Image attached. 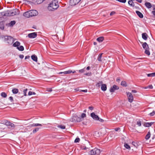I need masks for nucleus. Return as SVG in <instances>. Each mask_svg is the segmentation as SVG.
<instances>
[{
    "label": "nucleus",
    "instance_id": "nucleus-39",
    "mask_svg": "<svg viewBox=\"0 0 155 155\" xmlns=\"http://www.w3.org/2000/svg\"><path fill=\"white\" fill-rule=\"evenodd\" d=\"M58 128H60L61 129H64L65 128V126L64 125H58Z\"/></svg>",
    "mask_w": 155,
    "mask_h": 155
},
{
    "label": "nucleus",
    "instance_id": "nucleus-35",
    "mask_svg": "<svg viewBox=\"0 0 155 155\" xmlns=\"http://www.w3.org/2000/svg\"><path fill=\"white\" fill-rule=\"evenodd\" d=\"M124 147L127 149L130 150V146L127 143H125L124 144Z\"/></svg>",
    "mask_w": 155,
    "mask_h": 155
},
{
    "label": "nucleus",
    "instance_id": "nucleus-50",
    "mask_svg": "<svg viewBox=\"0 0 155 155\" xmlns=\"http://www.w3.org/2000/svg\"><path fill=\"white\" fill-rule=\"evenodd\" d=\"M154 112L153 111L152 112L150 113L149 114L151 116H153V115H155Z\"/></svg>",
    "mask_w": 155,
    "mask_h": 155
},
{
    "label": "nucleus",
    "instance_id": "nucleus-49",
    "mask_svg": "<svg viewBox=\"0 0 155 155\" xmlns=\"http://www.w3.org/2000/svg\"><path fill=\"white\" fill-rule=\"evenodd\" d=\"M81 148L82 150H86L87 148L85 146H81Z\"/></svg>",
    "mask_w": 155,
    "mask_h": 155
},
{
    "label": "nucleus",
    "instance_id": "nucleus-60",
    "mask_svg": "<svg viewBox=\"0 0 155 155\" xmlns=\"http://www.w3.org/2000/svg\"><path fill=\"white\" fill-rule=\"evenodd\" d=\"M132 92L134 93H136L137 92V91L136 90H132Z\"/></svg>",
    "mask_w": 155,
    "mask_h": 155
},
{
    "label": "nucleus",
    "instance_id": "nucleus-4",
    "mask_svg": "<svg viewBox=\"0 0 155 155\" xmlns=\"http://www.w3.org/2000/svg\"><path fill=\"white\" fill-rule=\"evenodd\" d=\"M101 153L100 149L95 148L90 151L91 155H99Z\"/></svg>",
    "mask_w": 155,
    "mask_h": 155
},
{
    "label": "nucleus",
    "instance_id": "nucleus-28",
    "mask_svg": "<svg viewBox=\"0 0 155 155\" xmlns=\"http://www.w3.org/2000/svg\"><path fill=\"white\" fill-rule=\"evenodd\" d=\"M103 84V82L102 81H99L98 82L97 84H96V86L99 88L102 85V84Z\"/></svg>",
    "mask_w": 155,
    "mask_h": 155
},
{
    "label": "nucleus",
    "instance_id": "nucleus-24",
    "mask_svg": "<svg viewBox=\"0 0 155 155\" xmlns=\"http://www.w3.org/2000/svg\"><path fill=\"white\" fill-rule=\"evenodd\" d=\"M31 58L34 61L36 62L37 61V57L34 54L31 56Z\"/></svg>",
    "mask_w": 155,
    "mask_h": 155
},
{
    "label": "nucleus",
    "instance_id": "nucleus-48",
    "mask_svg": "<svg viewBox=\"0 0 155 155\" xmlns=\"http://www.w3.org/2000/svg\"><path fill=\"white\" fill-rule=\"evenodd\" d=\"M117 1L122 3H125L126 2V0H117Z\"/></svg>",
    "mask_w": 155,
    "mask_h": 155
},
{
    "label": "nucleus",
    "instance_id": "nucleus-62",
    "mask_svg": "<svg viewBox=\"0 0 155 155\" xmlns=\"http://www.w3.org/2000/svg\"><path fill=\"white\" fill-rule=\"evenodd\" d=\"M100 121H101V122H102L104 121V120L101 119H100L99 118V119L98 120Z\"/></svg>",
    "mask_w": 155,
    "mask_h": 155
},
{
    "label": "nucleus",
    "instance_id": "nucleus-42",
    "mask_svg": "<svg viewBox=\"0 0 155 155\" xmlns=\"http://www.w3.org/2000/svg\"><path fill=\"white\" fill-rule=\"evenodd\" d=\"M36 93L35 92H31V91H29L28 93V95H31L32 94L35 95Z\"/></svg>",
    "mask_w": 155,
    "mask_h": 155
},
{
    "label": "nucleus",
    "instance_id": "nucleus-13",
    "mask_svg": "<svg viewBox=\"0 0 155 155\" xmlns=\"http://www.w3.org/2000/svg\"><path fill=\"white\" fill-rule=\"evenodd\" d=\"M153 123L154 122H153L145 123L143 124V125L145 127H150Z\"/></svg>",
    "mask_w": 155,
    "mask_h": 155
},
{
    "label": "nucleus",
    "instance_id": "nucleus-5",
    "mask_svg": "<svg viewBox=\"0 0 155 155\" xmlns=\"http://www.w3.org/2000/svg\"><path fill=\"white\" fill-rule=\"evenodd\" d=\"M127 94L128 101L130 103L132 102L134 100L133 97L131 93L129 92H127Z\"/></svg>",
    "mask_w": 155,
    "mask_h": 155
},
{
    "label": "nucleus",
    "instance_id": "nucleus-38",
    "mask_svg": "<svg viewBox=\"0 0 155 155\" xmlns=\"http://www.w3.org/2000/svg\"><path fill=\"white\" fill-rule=\"evenodd\" d=\"M121 84L122 86L124 87H126L127 84L126 82L125 81H122L121 82Z\"/></svg>",
    "mask_w": 155,
    "mask_h": 155
},
{
    "label": "nucleus",
    "instance_id": "nucleus-29",
    "mask_svg": "<svg viewBox=\"0 0 155 155\" xmlns=\"http://www.w3.org/2000/svg\"><path fill=\"white\" fill-rule=\"evenodd\" d=\"M12 93L14 94L17 93L18 92V90L17 88H13L12 90Z\"/></svg>",
    "mask_w": 155,
    "mask_h": 155
},
{
    "label": "nucleus",
    "instance_id": "nucleus-2",
    "mask_svg": "<svg viewBox=\"0 0 155 155\" xmlns=\"http://www.w3.org/2000/svg\"><path fill=\"white\" fill-rule=\"evenodd\" d=\"M59 6L58 2L55 0L53 1L51 3L49 4L48 8L49 11H54L57 9Z\"/></svg>",
    "mask_w": 155,
    "mask_h": 155
},
{
    "label": "nucleus",
    "instance_id": "nucleus-54",
    "mask_svg": "<svg viewBox=\"0 0 155 155\" xmlns=\"http://www.w3.org/2000/svg\"><path fill=\"white\" fill-rule=\"evenodd\" d=\"M47 91L49 92H51L52 91V90L51 88H47Z\"/></svg>",
    "mask_w": 155,
    "mask_h": 155
},
{
    "label": "nucleus",
    "instance_id": "nucleus-37",
    "mask_svg": "<svg viewBox=\"0 0 155 155\" xmlns=\"http://www.w3.org/2000/svg\"><path fill=\"white\" fill-rule=\"evenodd\" d=\"M4 123L6 125L9 126L11 122L9 121L5 120L4 121Z\"/></svg>",
    "mask_w": 155,
    "mask_h": 155
},
{
    "label": "nucleus",
    "instance_id": "nucleus-58",
    "mask_svg": "<svg viewBox=\"0 0 155 155\" xmlns=\"http://www.w3.org/2000/svg\"><path fill=\"white\" fill-rule=\"evenodd\" d=\"M29 58H30V56H28V55L27 56H25V59H29Z\"/></svg>",
    "mask_w": 155,
    "mask_h": 155
},
{
    "label": "nucleus",
    "instance_id": "nucleus-30",
    "mask_svg": "<svg viewBox=\"0 0 155 155\" xmlns=\"http://www.w3.org/2000/svg\"><path fill=\"white\" fill-rule=\"evenodd\" d=\"M150 131H149L145 137V139L147 140L149 139L150 138Z\"/></svg>",
    "mask_w": 155,
    "mask_h": 155
},
{
    "label": "nucleus",
    "instance_id": "nucleus-3",
    "mask_svg": "<svg viewBox=\"0 0 155 155\" xmlns=\"http://www.w3.org/2000/svg\"><path fill=\"white\" fill-rule=\"evenodd\" d=\"M143 48L145 50V53L148 55H149L150 54L149 51L150 48L146 42H144L142 45Z\"/></svg>",
    "mask_w": 155,
    "mask_h": 155
},
{
    "label": "nucleus",
    "instance_id": "nucleus-52",
    "mask_svg": "<svg viewBox=\"0 0 155 155\" xmlns=\"http://www.w3.org/2000/svg\"><path fill=\"white\" fill-rule=\"evenodd\" d=\"M115 12H112L110 13V15L112 16L114 14H115Z\"/></svg>",
    "mask_w": 155,
    "mask_h": 155
},
{
    "label": "nucleus",
    "instance_id": "nucleus-46",
    "mask_svg": "<svg viewBox=\"0 0 155 155\" xmlns=\"http://www.w3.org/2000/svg\"><path fill=\"white\" fill-rule=\"evenodd\" d=\"M85 71V68L79 70V72L80 73H83Z\"/></svg>",
    "mask_w": 155,
    "mask_h": 155
},
{
    "label": "nucleus",
    "instance_id": "nucleus-57",
    "mask_svg": "<svg viewBox=\"0 0 155 155\" xmlns=\"http://www.w3.org/2000/svg\"><path fill=\"white\" fill-rule=\"evenodd\" d=\"M24 57V56L23 54H21L19 55V57L21 59H22Z\"/></svg>",
    "mask_w": 155,
    "mask_h": 155
},
{
    "label": "nucleus",
    "instance_id": "nucleus-63",
    "mask_svg": "<svg viewBox=\"0 0 155 155\" xmlns=\"http://www.w3.org/2000/svg\"><path fill=\"white\" fill-rule=\"evenodd\" d=\"M136 0L139 3H141L142 2V0Z\"/></svg>",
    "mask_w": 155,
    "mask_h": 155
},
{
    "label": "nucleus",
    "instance_id": "nucleus-17",
    "mask_svg": "<svg viewBox=\"0 0 155 155\" xmlns=\"http://www.w3.org/2000/svg\"><path fill=\"white\" fill-rule=\"evenodd\" d=\"M148 36L146 33H144L142 34V38L144 40H147V39Z\"/></svg>",
    "mask_w": 155,
    "mask_h": 155
},
{
    "label": "nucleus",
    "instance_id": "nucleus-23",
    "mask_svg": "<svg viewBox=\"0 0 155 155\" xmlns=\"http://www.w3.org/2000/svg\"><path fill=\"white\" fill-rule=\"evenodd\" d=\"M15 127V126L13 123H11L8 126V128L11 129H14Z\"/></svg>",
    "mask_w": 155,
    "mask_h": 155
},
{
    "label": "nucleus",
    "instance_id": "nucleus-44",
    "mask_svg": "<svg viewBox=\"0 0 155 155\" xmlns=\"http://www.w3.org/2000/svg\"><path fill=\"white\" fill-rule=\"evenodd\" d=\"M27 91H28V89L27 88L24 90L23 92V93H24V96H26L27 95L26 93V92H27Z\"/></svg>",
    "mask_w": 155,
    "mask_h": 155
},
{
    "label": "nucleus",
    "instance_id": "nucleus-25",
    "mask_svg": "<svg viewBox=\"0 0 155 155\" xmlns=\"http://www.w3.org/2000/svg\"><path fill=\"white\" fill-rule=\"evenodd\" d=\"M20 43L18 41H16L15 43H14L13 45V46L14 47H18V46L20 45Z\"/></svg>",
    "mask_w": 155,
    "mask_h": 155
},
{
    "label": "nucleus",
    "instance_id": "nucleus-64",
    "mask_svg": "<svg viewBox=\"0 0 155 155\" xmlns=\"http://www.w3.org/2000/svg\"><path fill=\"white\" fill-rule=\"evenodd\" d=\"M120 79L119 78H117L116 79V81L117 82H119L120 81Z\"/></svg>",
    "mask_w": 155,
    "mask_h": 155
},
{
    "label": "nucleus",
    "instance_id": "nucleus-56",
    "mask_svg": "<svg viewBox=\"0 0 155 155\" xmlns=\"http://www.w3.org/2000/svg\"><path fill=\"white\" fill-rule=\"evenodd\" d=\"M84 75H87V76H90L91 75V73H85L84 74Z\"/></svg>",
    "mask_w": 155,
    "mask_h": 155
},
{
    "label": "nucleus",
    "instance_id": "nucleus-55",
    "mask_svg": "<svg viewBox=\"0 0 155 155\" xmlns=\"http://www.w3.org/2000/svg\"><path fill=\"white\" fill-rule=\"evenodd\" d=\"M88 108L90 110H92L94 109V107L92 106H91L89 107H88Z\"/></svg>",
    "mask_w": 155,
    "mask_h": 155
},
{
    "label": "nucleus",
    "instance_id": "nucleus-61",
    "mask_svg": "<svg viewBox=\"0 0 155 155\" xmlns=\"http://www.w3.org/2000/svg\"><path fill=\"white\" fill-rule=\"evenodd\" d=\"M120 128H115V130L116 131H117Z\"/></svg>",
    "mask_w": 155,
    "mask_h": 155
},
{
    "label": "nucleus",
    "instance_id": "nucleus-9",
    "mask_svg": "<svg viewBox=\"0 0 155 155\" xmlns=\"http://www.w3.org/2000/svg\"><path fill=\"white\" fill-rule=\"evenodd\" d=\"M119 89V87L116 85H114L112 87H111L110 89V92H114L116 90Z\"/></svg>",
    "mask_w": 155,
    "mask_h": 155
},
{
    "label": "nucleus",
    "instance_id": "nucleus-45",
    "mask_svg": "<svg viewBox=\"0 0 155 155\" xmlns=\"http://www.w3.org/2000/svg\"><path fill=\"white\" fill-rule=\"evenodd\" d=\"M148 88H149L150 89H152L153 88V86L152 85H150L148 86L147 87H146L144 88L145 89H147Z\"/></svg>",
    "mask_w": 155,
    "mask_h": 155
},
{
    "label": "nucleus",
    "instance_id": "nucleus-36",
    "mask_svg": "<svg viewBox=\"0 0 155 155\" xmlns=\"http://www.w3.org/2000/svg\"><path fill=\"white\" fill-rule=\"evenodd\" d=\"M17 48L20 51H23L24 50V47L22 46H20L19 47H17Z\"/></svg>",
    "mask_w": 155,
    "mask_h": 155
},
{
    "label": "nucleus",
    "instance_id": "nucleus-19",
    "mask_svg": "<svg viewBox=\"0 0 155 155\" xmlns=\"http://www.w3.org/2000/svg\"><path fill=\"white\" fill-rule=\"evenodd\" d=\"M38 126H42V125L39 124H30L28 126V127H36Z\"/></svg>",
    "mask_w": 155,
    "mask_h": 155
},
{
    "label": "nucleus",
    "instance_id": "nucleus-10",
    "mask_svg": "<svg viewBox=\"0 0 155 155\" xmlns=\"http://www.w3.org/2000/svg\"><path fill=\"white\" fill-rule=\"evenodd\" d=\"M37 36L36 32H33L30 33L28 35V37L30 38H35L37 37Z\"/></svg>",
    "mask_w": 155,
    "mask_h": 155
},
{
    "label": "nucleus",
    "instance_id": "nucleus-26",
    "mask_svg": "<svg viewBox=\"0 0 155 155\" xmlns=\"http://www.w3.org/2000/svg\"><path fill=\"white\" fill-rule=\"evenodd\" d=\"M104 37L103 36L97 38V40L99 42H101L104 40Z\"/></svg>",
    "mask_w": 155,
    "mask_h": 155
},
{
    "label": "nucleus",
    "instance_id": "nucleus-20",
    "mask_svg": "<svg viewBox=\"0 0 155 155\" xmlns=\"http://www.w3.org/2000/svg\"><path fill=\"white\" fill-rule=\"evenodd\" d=\"M5 24L3 21H1L0 22V29L3 30L4 29Z\"/></svg>",
    "mask_w": 155,
    "mask_h": 155
},
{
    "label": "nucleus",
    "instance_id": "nucleus-33",
    "mask_svg": "<svg viewBox=\"0 0 155 155\" xmlns=\"http://www.w3.org/2000/svg\"><path fill=\"white\" fill-rule=\"evenodd\" d=\"M103 54V53H101L100 54H99V55H98V57L97 58V60L98 61H102L101 58H102V55Z\"/></svg>",
    "mask_w": 155,
    "mask_h": 155
},
{
    "label": "nucleus",
    "instance_id": "nucleus-47",
    "mask_svg": "<svg viewBox=\"0 0 155 155\" xmlns=\"http://www.w3.org/2000/svg\"><path fill=\"white\" fill-rule=\"evenodd\" d=\"M80 139L78 138H77L75 139V140H74V142H75V143L79 142L80 141Z\"/></svg>",
    "mask_w": 155,
    "mask_h": 155
},
{
    "label": "nucleus",
    "instance_id": "nucleus-53",
    "mask_svg": "<svg viewBox=\"0 0 155 155\" xmlns=\"http://www.w3.org/2000/svg\"><path fill=\"white\" fill-rule=\"evenodd\" d=\"M9 99L11 101H13V98L11 96L9 97Z\"/></svg>",
    "mask_w": 155,
    "mask_h": 155
},
{
    "label": "nucleus",
    "instance_id": "nucleus-21",
    "mask_svg": "<svg viewBox=\"0 0 155 155\" xmlns=\"http://www.w3.org/2000/svg\"><path fill=\"white\" fill-rule=\"evenodd\" d=\"M145 5L148 8H150L152 7V5L150 2H146Z\"/></svg>",
    "mask_w": 155,
    "mask_h": 155
},
{
    "label": "nucleus",
    "instance_id": "nucleus-11",
    "mask_svg": "<svg viewBox=\"0 0 155 155\" xmlns=\"http://www.w3.org/2000/svg\"><path fill=\"white\" fill-rule=\"evenodd\" d=\"M11 12L12 16H13L16 15H18L19 13V12L18 9H14L11 11Z\"/></svg>",
    "mask_w": 155,
    "mask_h": 155
},
{
    "label": "nucleus",
    "instance_id": "nucleus-7",
    "mask_svg": "<svg viewBox=\"0 0 155 155\" xmlns=\"http://www.w3.org/2000/svg\"><path fill=\"white\" fill-rule=\"evenodd\" d=\"M81 0H70V4L71 6H74L78 4Z\"/></svg>",
    "mask_w": 155,
    "mask_h": 155
},
{
    "label": "nucleus",
    "instance_id": "nucleus-41",
    "mask_svg": "<svg viewBox=\"0 0 155 155\" xmlns=\"http://www.w3.org/2000/svg\"><path fill=\"white\" fill-rule=\"evenodd\" d=\"M39 128H36L34 129L33 131V133H35L38 130Z\"/></svg>",
    "mask_w": 155,
    "mask_h": 155
},
{
    "label": "nucleus",
    "instance_id": "nucleus-34",
    "mask_svg": "<svg viewBox=\"0 0 155 155\" xmlns=\"http://www.w3.org/2000/svg\"><path fill=\"white\" fill-rule=\"evenodd\" d=\"M1 96L5 98L7 97V95L5 92H2L1 93Z\"/></svg>",
    "mask_w": 155,
    "mask_h": 155
},
{
    "label": "nucleus",
    "instance_id": "nucleus-6",
    "mask_svg": "<svg viewBox=\"0 0 155 155\" xmlns=\"http://www.w3.org/2000/svg\"><path fill=\"white\" fill-rule=\"evenodd\" d=\"M5 40L7 41L8 43H12L13 42V38L10 36H5L4 38Z\"/></svg>",
    "mask_w": 155,
    "mask_h": 155
},
{
    "label": "nucleus",
    "instance_id": "nucleus-18",
    "mask_svg": "<svg viewBox=\"0 0 155 155\" xmlns=\"http://www.w3.org/2000/svg\"><path fill=\"white\" fill-rule=\"evenodd\" d=\"M101 89L102 91H105L107 90V85L105 84H103L101 86Z\"/></svg>",
    "mask_w": 155,
    "mask_h": 155
},
{
    "label": "nucleus",
    "instance_id": "nucleus-12",
    "mask_svg": "<svg viewBox=\"0 0 155 155\" xmlns=\"http://www.w3.org/2000/svg\"><path fill=\"white\" fill-rule=\"evenodd\" d=\"M91 117L94 120H98L99 119L98 116L96 115L93 112L91 113Z\"/></svg>",
    "mask_w": 155,
    "mask_h": 155
},
{
    "label": "nucleus",
    "instance_id": "nucleus-1",
    "mask_svg": "<svg viewBox=\"0 0 155 155\" xmlns=\"http://www.w3.org/2000/svg\"><path fill=\"white\" fill-rule=\"evenodd\" d=\"M86 117V115L84 113H82L81 116L79 117L76 115H74L70 119V120L73 122H79L83 120L84 118Z\"/></svg>",
    "mask_w": 155,
    "mask_h": 155
},
{
    "label": "nucleus",
    "instance_id": "nucleus-32",
    "mask_svg": "<svg viewBox=\"0 0 155 155\" xmlns=\"http://www.w3.org/2000/svg\"><path fill=\"white\" fill-rule=\"evenodd\" d=\"M15 21H11L9 24V25L10 26H12L15 24Z\"/></svg>",
    "mask_w": 155,
    "mask_h": 155
},
{
    "label": "nucleus",
    "instance_id": "nucleus-14",
    "mask_svg": "<svg viewBox=\"0 0 155 155\" xmlns=\"http://www.w3.org/2000/svg\"><path fill=\"white\" fill-rule=\"evenodd\" d=\"M23 15L26 18H28L30 17V16L29 11L24 12Z\"/></svg>",
    "mask_w": 155,
    "mask_h": 155
},
{
    "label": "nucleus",
    "instance_id": "nucleus-43",
    "mask_svg": "<svg viewBox=\"0 0 155 155\" xmlns=\"http://www.w3.org/2000/svg\"><path fill=\"white\" fill-rule=\"evenodd\" d=\"M137 124L139 126H140L141 125V122L140 120H138L137 122Z\"/></svg>",
    "mask_w": 155,
    "mask_h": 155
},
{
    "label": "nucleus",
    "instance_id": "nucleus-31",
    "mask_svg": "<svg viewBox=\"0 0 155 155\" xmlns=\"http://www.w3.org/2000/svg\"><path fill=\"white\" fill-rule=\"evenodd\" d=\"M147 76L148 77H155V72L150 73L147 74Z\"/></svg>",
    "mask_w": 155,
    "mask_h": 155
},
{
    "label": "nucleus",
    "instance_id": "nucleus-8",
    "mask_svg": "<svg viewBox=\"0 0 155 155\" xmlns=\"http://www.w3.org/2000/svg\"><path fill=\"white\" fill-rule=\"evenodd\" d=\"M30 17L36 16L38 15V12L36 10H31L29 11Z\"/></svg>",
    "mask_w": 155,
    "mask_h": 155
},
{
    "label": "nucleus",
    "instance_id": "nucleus-59",
    "mask_svg": "<svg viewBox=\"0 0 155 155\" xmlns=\"http://www.w3.org/2000/svg\"><path fill=\"white\" fill-rule=\"evenodd\" d=\"M81 91L84 92H87V89L84 90H81Z\"/></svg>",
    "mask_w": 155,
    "mask_h": 155
},
{
    "label": "nucleus",
    "instance_id": "nucleus-51",
    "mask_svg": "<svg viewBox=\"0 0 155 155\" xmlns=\"http://www.w3.org/2000/svg\"><path fill=\"white\" fill-rule=\"evenodd\" d=\"M152 13L154 16H155V8H153V11H152Z\"/></svg>",
    "mask_w": 155,
    "mask_h": 155
},
{
    "label": "nucleus",
    "instance_id": "nucleus-16",
    "mask_svg": "<svg viewBox=\"0 0 155 155\" xmlns=\"http://www.w3.org/2000/svg\"><path fill=\"white\" fill-rule=\"evenodd\" d=\"M132 144L137 148H138L140 145V143L137 142L133 141L132 142Z\"/></svg>",
    "mask_w": 155,
    "mask_h": 155
},
{
    "label": "nucleus",
    "instance_id": "nucleus-22",
    "mask_svg": "<svg viewBox=\"0 0 155 155\" xmlns=\"http://www.w3.org/2000/svg\"><path fill=\"white\" fill-rule=\"evenodd\" d=\"M136 12L139 17L141 18H143V14L140 12L137 11H136Z\"/></svg>",
    "mask_w": 155,
    "mask_h": 155
},
{
    "label": "nucleus",
    "instance_id": "nucleus-40",
    "mask_svg": "<svg viewBox=\"0 0 155 155\" xmlns=\"http://www.w3.org/2000/svg\"><path fill=\"white\" fill-rule=\"evenodd\" d=\"M37 4H40L42 3L44 1L43 0H35Z\"/></svg>",
    "mask_w": 155,
    "mask_h": 155
},
{
    "label": "nucleus",
    "instance_id": "nucleus-27",
    "mask_svg": "<svg viewBox=\"0 0 155 155\" xmlns=\"http://www.w3.org/2000/svg\"><path fill=\"white\" fill-rule=\"evenodd\" d=\"M72 71L71 70H69L67 71H65L63 72H60L59 73L60 74H70L72 73Z\"/></svg>",
    "mask_w": 155,
    "mask_h": 155
},
{
    "label": "nucleus",
    "instance_id": "nucleus-15",
    "mask_svg": "<svg viewBox=\"0 0 155 155\" xmlns=\"http://www.w3.org/2000/svg\"><path fill=\"white\" fill-rule=\"evenodd\" d=\"M3 16H12L11 11H8L5 12L3 14Z\"/></svg>",
    "mask_w": 155,
    "mask_h": 155
}]
</instances>
